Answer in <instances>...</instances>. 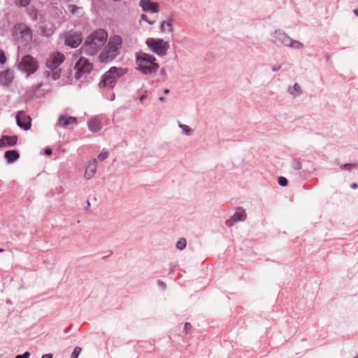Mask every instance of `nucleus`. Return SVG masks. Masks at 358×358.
<instances>
[{"label": "nucleus", "instance_id": "4468645a", "mask_svg": "<svg viewBox=\"0 0 358 358\" xmlns=\"http://www.w3.org/2000/svg\"><path fill=\"white\" fill-rule=\"evenodd\" d=\"M97 169V160L92 159L89 161L85 173V178L87 180L91 179L95 174Z\"/></svg>", "mask_w": 358, "mask_h": 358}, {"label": "nucleus", "instance_id": "393cba45", "mask_svg": "<svg viewBox=\"0 0 358 358\" xmlns=\"http://www.w3.org/2000/svg\"><path fill=\"white\" fill-rule=\"evenodd\" d=\"M288 47L294 49H302L304 45L300 41L294 40L291 38V41L289 42Z\"/></svg>", "mask_w": 358, "mask_h": 358}, {"label": "nucleus", "instance_id": "f8f14e48", "mask_svg": "<svg viewBox=\"0 0 358 358\" xmlns=\"http://www.w3.org/2000/svg\"><path fill=\"white\" fill-rule=\"evenodd\" d=\"M82 42V38L80 34L72 33L66 36L65 44L72 48L78 47Z\"/></svg>", "mask_w": 358, "mask_h": 358}, {"label": "nucleus", "instance_id": "de8ad7c7", "mask_svg": "<svg viewBox=\"0 0 358 358\" xmlns=\"http://www.w3.org/2000/svg\"><path fill=\"white\" fill-rule=\"evenodd\" d=\"M159 101H160L161 102H164V101H166V99H165V98H164V97H162V96H161V97H159Z\"/></svg>", "mask_w": 358, "mask_h": 358}, {"label": "nucleus", "instance_id": "f03ea898", "mask_svg": "<svg viewBox=\"0 0 358 358\" xmlns=\"http://www.w3.org/2000/svg\"><path fill=\"white\" fill-rule=\"evenodd\" d=\"M122 43V39L119 35L110 36L99 56V62L109 63L113 61L120 55Z\"/></svg>", "mask_w": 358, "mask_h": 358}, {"label": "nucleus", "instance_id": "a18cd8bd", "mask_svg": "<svg viewBox=\"0 0 358 358\" xmlns=\"http://www.w3.org/2000/svg\"><path fill=\"white\" fill-rule=\"evenodd\" d=\"M351 188L352 189H356L357 187V183H352L351 185H350Z\"/></svg>", "mask_w": 358, "mask_h": 358}, {"label": "nucleus", "instance_id": "39448f33", "mask_svg": "<svg viewBox=\"0 0 358 358\" xmlns=\"http://www.w3.org/2000/svg\"><path fill=\"white\" fill-rule=\"evenodd\" d=\"M13 36L19 44L26 45L31 41V30L24 24H17L13 28Z\"/></svg>", "mask_w": 358, "mask_h": 358}, {"label": "nucleus", "instance_id": "9b49d317", "mask_svg": "<svg viewBox=\"0 0 358 358\" xmlns=\"http://www.w3.org/2000/svg\"><path fill=\"white\" fill-rule=\"evenodd\" d=\"M31 118L26 115L25 113L20 111L16 115V123L19 127L24 130H28L31 126Z\"/></svg>", "mask_w": 358, "mask_h": 358}, {"label": "nucleus", "instance_id": "473e14b6", "mask_svg": "<svg viewBox=\"0 0 358 358\" xmlns=\"http://www.w3.org/2000/svg\"><path fill=\"white\" fill-rule=\"evenodd\" d=\"M6 61V57L5 56V54L3 52V51H2L1 50H0V63L1 64H3Z\"/></svg>", "mask_w": 358, "mask_h": 358}, {"label": "nucleus", "instance_id": "37998d69", "mask_svg": "<svg viewBox=\"0 0 358 358\" xmlns=\"http://www.w3.org/2000/svg\"><path fill=\"white\" fill-rule=\"evenodd\" d=\"M45 153L46 155H51V153H52V150H51V149H50V148H47V149H45Z\"/></svg>", "mask_w": 358, "mask_h": 358}, {"label": "nucleus", "instance_id": "5fc2aeb1", "mask_svg": "<svg viewBox=\"0 0 358 358\" xmlns=\"http://www.w3.org/2000/svg\"><path fill=\"white\" fill-rule=\"evenodd\" d=\"M3 250L2 248H0V252H3Z\"/></svg>", "mask_w": 358, "mask_h": 358}, {"label": "nucleus", "instance_id": "3c124183", "mask_svg": "<svg viewBox=\"0 0 358 358\" xmlns=\"http://www.w3.org/2000/svg\"><path fill=\"white\" fill-rule=\"evenodd\" d=\"M161 73H162V74H164V73H165V69H162L161 70Z\"/></svg>", "mask_w": 358, "mask_h": 358}, {"label": "nucleus", "instance_id": "a878e982", "mask_svg": "<svg viewBox=\"0 0 358 358\" xmlns=\"http://www.w3.org/2000/svg\"><path fill=\"white\" fill-rule=\"evenodd\" d=\"M187 245V241L186 239L184 238H180L176 243V248L179 250H182L185 248Z\"/></svg>", "mask_w": 358, "mask_h": 358}, {"label": "nucleus", "instance_id": "49530a36", "mask_svg": "<svg viewBox=\"0 0 358 358\" xmlns=\"http://www.w3.org/2000/svg\"><path fill=\"white\" fill-rule=\"evenodd\" d=\"M355 15L358 17V8L354 10Z\"/></svg>", "mask_w": 358, "mask_h": 358}, {"label": "nucleus", "instance_id": "cd10ccee", "mask_svg": "<svg viewBox=\"0 0 358 358\" xmlns=\"http://www.w3.org/2000/svg\"><path fill=\"white\" fill-rule=\"evenodd\" d=\"M109 155V152L107 150H103L101 153L98 155V159L100 161L105 160Z\"/></svg>", "mask_w": 358, "mask_h": 358}, {"label": "nucleus", "instance_id": "9d476101", "mask_svg": "<svg viewBox=\"0 0 358 358\" xmlns=\"http://www.w3.org/2000/svg\"><path fill=\"white\" fill-rule=\"evenodd\" d=\"M247 218V213L242 207L236 208L234 214L225 222L227 227H231L238 222L245 221Z\"/></svg>", "mask_w": 358, "mask_h": 358}, {"label": "nucleus", "instance_id": "f257e3e1", "mask_svg": "<svg viewBox=\"0 0 358 358\" xmlns=\"http://www.w3.org/2000/svg\"><path fill=\"white\" fill-rule=\"evenodd\" d=\"M108 33L103 29H98L89 35L80 48L82 53L95 55L106 44Z\"/></svg>", "mask_w": 358, "mask_h": 358}, {"label": "nucleus", "instance_id": "2eb2a0df", "mask_svg": "<svg viewBox=\"0 0 358 358\" xmlns=\"http://www.w3.org/2000/svg\"><path fill=\"white\" fill-rule=\"evenodd\" d=\"M274 37L277 41L287 47H288L289 43L291 41V37L280 29L275 30L274 32Z\"/></svg>", "mask_w": 358, "mask_h": 358}, {"label": "nucleus", "instance_id": "603ef678", "mask_svg": "<svg viewBox=\"0 0 358 358\" xmlns=\"http://www.w3.org/2000/svg\"><path fill=\"white\" fill-rule=\"evenodd\" d=\"M114 99H115V94H113V95L111 96V99H110V100H114Z\"/></svg>", "mask_w": 358, "mask_h": 358}, {"label": "nucleus", "instance_id": "4be33fe9", "mask_svg": "<svg viewBox=\"0 0 358 358\" xmlns=\"http://www.w3.org/2000/svg\"><path fill=\"white\" fill-rule=\"evenodd\" d=\"M4 139L6 141V146L11 147L15 145L17 143V136H4Z\"/></svg>", "mask_w": 358, "mask_h": 358}, {"label": "nucleus", "instance_id": "423d86ee", "mask_svg": "<svg viewBox=\"0 0 358 358\" xmlns=\"http://www.w3.org/2000/svg\"><path fill=\"white\" fill-rule=\"evenodd\" d=\"M145 44L152 52L159 57L166 56L169 49V43L160 38H148Z\"/></svg>", "mask_w": 358, "mask_h": 358}, {"label": "nucleus", "instance_id": "a211bd4d", "mask_svg": "<svg viewBox=\"0 0 358 358\" xmlns=\"http://www.w3.org/2000/svg\"><path fill=\"white\" fill-rule=\"evenodd\" d=\"M4 157L8 163H13L19 159L20 155L17 151L10 150L5 152Z\"/></svg>", "mask_w": 358, "mask_h": 358}, {"label": "nucleus", "instance_id": "8fccbe9b", "mask_svg": "<svg viewBox=\"0 0 358 358\" xmlns=\"http://www.w3.org/2000/svg\"><path fill=\"white\" fill-rule=\"evenodd\" d=\"M70 329H71V327H67V328L64 330V333H66H66H68V332L69 331Z\"/></svg>", "mask_w": 358, "mask_h": 358}, {"label": "nucleus", "instance_id": "f3484780", "mask_svg": "<svg viewBox=\"0 0 358 358\" xmlns=\"http://www.w3.org/2000/svg\"><path fill=\"white\" fill-rule=\"evenodd\" d=\"M89 129L92 132L99 131L102 127L100 120L97 118H93L87 122Z\"/></svg>", "mask_w": 358, "mask_h": 358}, {"label": "nucleus", "instance_id": "c85d7f7f", "mask_svg": "<svg viewBox=\"0 0 358 358\" xmlns=\"http://www.w3.org/2000/svg\"><path fill=\"white\" fill-rule=\"evenodd\" d=\"M141 20L145 21L148 22L149 24H153L155 23V20L149 19L148 15H146L145 14H142L141 15Z\"/></svg>", "mask_w": 358, "mask_h": 358}, {"label": "nucleus", "instance_id": "4c0bfd02", "mask_svg": "<svg viewBox=\"0 0 358 358\" xmlns=\"http://www.w3.org/2000/svg\"><path fill=\"white\" fill-rule=\"evenodd\" d=\"M157 284H158V285H159L160 287H162V289H165V288H166V284H165L163 281H162V280H159L157 281Z\"/></svg>", "mask_w": 358, "mask_h": 358}, {"label": "nucleus", "instance_id": "e433bc0d", "mask_svg": "<svg viewBox=\"0 0 358 358\" xmlns=\"http://www.w3.org/2000/svg\"><path fill=\"white\" fill-rule=\"evenodd\" d=\"M70 8H71V13L73 14H75L76 10L78 9V6H76V5H71Z\"/></svg>", "mask_w": 358, "mask_h": 358}, {"label": "nucleus", "instance_id": "ddd939ff", "mask_svg": "<svg viewBox=\"0 0 358 358\" xmlns=\"http://www.w3.org/2000/svg\"><path fill=\"white\" fill-rule=\"evenodd\" d=\"M140 6L145 12L157 13L159 12V4L150 0H141Z\"/></svg>", "mask_w": 358, "mask_h": 358}, {"label": "nucleus", "instance_id": "6ab92c4d", "mask_svg": "<svg viewBox=\"0 0 358 358\" xmlns=\"http://www.w3.org/2000/svg\"><path fill=\"white\" fill-rule=\"evenodd\" d=\"M173 21L172 18L164 20L162 22L160 30L162 32L172 33L173 32Z\"/></svg>", "mask_w": 358, "mask_h": 358}, {"label": "nucleus", "instance_id": "20e7f679", "mask_svg": "<svg viewBox=\"0 0 358 358\" xmlns=\"http://www.w3.org/2000/svg\"><path fill=\"white\" fill-rule=\"evenodd\" d=\"M127 72V71L125 69L116 66L111 67L102 76L101 80L99 83L100 87L113 88L117 80Z\"/></svg>", "mask_w": 358, "mask_h": 358}, {"label": "nucleus", "instance_id": "58836bf2", "mask_svg": "<svg viewBox=\"0 0 358 358\" xmlns=\"http://www.w3.org/2000/svg\"><path fill=\"white\" fill-rule=\"evenodd\" d=\"M59 78V74L57 72H55L52 73V79L54 80H57Z\"/></svg>", "mask_w": 358, "mask_h": 358}, {"label": "nucleus", "instance_id": "c9c22d12", "mask_svg": "<svg viewBox=\"0 0 358 358\" xmlns=\"http://www.w3.org/2000/svg\"><path fill=\"white\" fill-rule=\"evenodd\" d=\"M6 146V141L4 139V136L0 139V148Z\"/></svg>", "mask_w": 358, "mask_h": 358}, {"label": "nucleus", "instance_id": "c03bdc74", "mask_svg": "<svg viewBox=\"0 0 358 358\" xmlns=\"http://www.w3.org/2000/svg\"><path fill=\"white\" fill-rule=\"evenodd\" d=\"M3 75L5 77H9L10 78V73L8 71H6L5 72H3Z\"/></svg>", "mask_w": 358, "mask_h": 358}, {"label": "nucleus", "instance_id": "09e8293b", "mask_svg": "<svg viewBox=\"0 0 358 358\" xmlns=\"http://www.w3.org/2000/svg\"><path fill=\"white\" fill-rule=\"evenodd\" d=\"M169 92H170V91H169V90L166 89V90H165L164 91V94H169Z\"/></svg>", "mask_w": 358, "mask_h": 358}, {"label": "nucleus", "instance_id": "6e6d98bb", "mask_svg": "<svg viewBox=\"0 0 358 358\" xmlns=\"http://www.w3.org/2000/svg\"><path fill=\"white\" fill-rule=\"evenodd\" d=\"M87 205H88V206H90V201H87Z\"/></svg>", "mask_w": 358, "mask_h": 358}, {"label": "nucleus", "instance_id": "412c9836", "mask_svg": "<svg viewBox=\"0 0 358 358\" xmlns=\"http://www.w3.org/2000/svg\"><path fill=\"white\" fill-rule=\"evenodd\" d=\"M291 168L295 171L302 169V162L299 158H294L290 163Z\"/></svg>", "mask_w": 358, "mask_h": 358}, {"label": "nucleus", "instance_id": "7c9ffc66", "mask_svg": "<svg viewBox=\"0 0 358 358\" xmlns=\"http://www.w3.org/2000/svg\"><path fill=\"white\" fill-rule=\"evenodd\" d=\"M29 17L35 20L37 18V10L35 8H31L29 10Z\"/></svg>", "mask_w": 358, "mask_h": 358}, {"label": "nucleus", "instance_id": "6e6552de", "mask_svg": "<svg viewBox=\"0 0 358 358\" xmlns=\"http://www.w3.org/2000/svg\"><path fill=\"white\" fill-rule=\"evenodd\" d=\"M20 70L27 72V76L34 73L38 68L36 60L29 55L24 56L17 64Z\"/></svg>", "mask_w": 358, "mask_h": 358}, {"label": "nucleus", "instance_id": "a19ab883", "mask_svg": "<svg viewBox=\"0 0 358 358\" xmlns=\"http://www.w3.org/2000/svg\"><path fill=\"white\" fill-rule=\"evenodd\" d=\"M41 358H52V355L49 353V354H45L42 356Z\"/></svg>", "mask_w": 358, "mask_h": 358}, {"label": "nucleus", "instance_id": "4d7b16f0", "mask_svg": "<svg viewBox=\"0 0 358 358\" xmlns=\"http://www.w3.org/2000/svg\"><path fill=\"white\" fill-rule=\"evenodd\" d=\"M355 358H358V357H355Z\"/></svg>", "mask_w": 358, "mask_h": 358}, {"label": "nucleus", "instance_id": "1a4fd4ad", "mask_svg": "<svg viewBox=\"0 0 358 358\" xmlns=\"http://www.w3.org/2000/svg\"><path fill=\"white\" fill-rule=\"evenodd\" d=\"M65 57L59 52H55L50 55L46 61V66L51 71L57 69L63 63Z\"/></svg>", "mask_w": 358, "mask_h": 358}, {"label": "nucleus", "instance_id": "b1692460", "mask_svg": "<svg viewBox=\"0 0 358 358\" xmlns=\"http://www.w3.org/2000/svg\"><path fill=\"white\" fill-rule=\"evenodd\" d=\"M178 127L182 129V134L186 136H190L192 134V129L186 124H183L178 122Z\"/></svg>", "mask_w": 358, "mask_h": 358}, {"label": "nucleus", "instance_id": "864d4df0", "mask_svg": "<svg viewBox=\"0 0 358 358\" xmlns=\"http://www.w3.org/2000/svg\"><path fill=\"white\" fill-rule=\"evenodd\" d=\"M7 303H11V302H10V299H8V300H7Z\"/></svg>", "mask_w": 358, "mask_h": 358}, {"label": "nucleus", "instance_id": "2f4dec72", "mask_svg": "<svg viewBox=\"0 0 358 358\" xmlns=\"http://www.w3.org/2000/svg\"><path fill=\"white\" fill-rule=\"evenodd\" d=\"M17 3L22 7H27L29 3L31 0H17Z\"/></svg>", "mask_w": 358, "mask_h": 358}, {"label": "nucleus", "instance_id": "5701e85b", "mask_svg": "<svg viewBox=\"0 0 358 358\" xmlns=\"http://www.w3.org/2000/svg\"><path fill=\"white\" fill-rule=\"evenodd\" d=\"M305 162H306V168L303 169V172L308 173H313L316 170L315 164H313V162H311L310 160H306Z\"/></svg>", "mask_w": 358, "mask_h": 358}, {"label": "nucleus", "instance_id": "ea45409f", "mask_svg": "<svg viewBox=\"0 0 358 358\" xmlns=\"http://www.w3.org/2000/svg\"><path fill=\"white\" fill-rule=\"evenodd\" d=\"M281 68V65H279V66H272V70L273 71H278Z\"/></svg>", "mask_w": 358, "mask_h": 358}, {"label": "nucleus", "instance_id": "0eeeda50", "mask_svg": "<svg viewBox=\"0 0 358 358\" xmlns=\"http://www.w3.org/2000/svg\"><path fill=\"white\" fill-rule=\"evenodd\" d=\"M92 69V64L85 58L80 57L74 66V77L76 80L85 78Z\"/></svg>", "mask_w": 358, "mask_h": 358}, {"label": "nucleus", "instance_id": "c756f323", "mask_svg": "<svg viewBox=\"0 0 358 358\" xmlns=\"http://www.w3.org/2000/svg\"><path fill=\"white\" fill-rule=\"evenodd\" d=\"M278 184L282 187H285L287 183L288 180L285 177L280 176L278 179Z\"/></svg>", "mask_w": 358, "mask_h": 358}, {"label": "nucleus", "instance_id": "f704fd0d", "mask_svg": "<svg viewBox=\"0 0 358 358\" xmlns=\"http://www.w3.org/2000/svg\"><path fill=\"white\" fill-rule=\"evenodd\" d=\"M192 328V325L189 322H186L184 325V330L185 331H188L189 330H190Z\"/></svg>", "mask_w": 358, "mask_h": 358}, {"label": "nucleus", "instance_id": "dca6fc26", "mask_svg": "<svg viewBox=\"0 0 358 358\" xmlns=\"http://www.w3.org/2000/svg\"><path fill=\"white\" fill-rule=\"evenodd\" d=\"M77 121L76 117H69L67 118H65L64 115H62L59 116L57 122V124L63 127H66L67 126L70 124H73L76 123Z\"/></svg>", "mask_w": 358, "mask_h": 358}, {"label": "nucleus", "instance_id": "aec40b11", "mask_svg": "<svg viewBox=\"0 0 358 358\" xmlns=\"http://www.w3.org/2000/svg\"><path fill=\"white\" fill-rule=\"evenodd\" d=\"M289 94L294 98L299 96L302 94V90L298 83H294L293 86L289 87Z\"/></svg>", "mask_w": 358, "mask_h": 358}, {"label": "nucleus", "instance_id": "79ce46f5", "mask_svg": "<svg viewBox=\"0 0 358 358\" xmlns=\"http://www.w3.org/2000/svg\"><path fill=\"white\" fill-rule=\"evenodd\" d=\"M146 96H147L146 94L141 95V96L139 98L140 101L142 102L146 98Z\"/></svg>", "mask_w": 358, "mask_h": 358}, {"label": "nucleus", "instance_id": "72a5a7b5", "mask_svg": "<svg viewBox=\"0 0 358 358\" xmlns=\"http://www.w3.org/2000/svg\"><path fill=\"white\" fill-rule=\"evenodd\" d=\"M29 357H30V353L29 352H25L23 354L16 355L15 358H29Z\"/></svg>", "mask_w": 358, "mask_h": 358}, {"label": "nucleus", "instance_id": "7ed1b4c3", "mask_svg": "<svg viewBox=\"0 0 358 358\" xmlns=\"http://www.w3.org/2000/svg\"><path fill=\"white\" fill-rule=\"evenodd\" d=\"M137 70L144 75H152L155 73L159 66L155 62L156 58L148 53L138 52L135 54Z\"/></svg>", "mask_w": 358, "mask_h": 358}, {"label": "nucleus", "instance_id": "bb28decb", "mask_svg": "<svg viewBox=\"0 0 358 358\" xmlns=\"http://www.w3.org/2000/svg\"><path fill=\"white\" fill-rule=\"evenodd\" d=\"M81 351L82 348L80 347H76L71 353V358H78Z\"/></svg>", "mask_w": 358, "mask_h": 358}]
</instances>
